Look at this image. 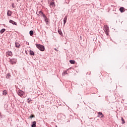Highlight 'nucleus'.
<instances>
[{
	"instance_id": "obj_17",
	"label": "nucleus",
	"mask_w": 127,
	"mask_h": 127,
	"mask_svg": "<svg viewBox=\"0 0 127 127\" xmlns=\"http://www.w3.org/2000/svg\"><path fill=\"white\" fill-rule=\"evenodd\" d=\"M4 31H5V29H2L0 31V33H1V34H2V33H3Z\"/></svg>"
},
{
	"instance_id": "obj_8",
	"label": "nucleus",
	"mask_w": 127,
	"mask_h": 127,
	"mask_svg": "<svg viewBox=\"0 0 127 127\" xmlns=\"http://www.w3.org/2000/svg\"><path fill=\"white\" fill-rule=\"evenodd\" d=\"M68 16L67 15H66L65 16V17L64 19V25L65 23H66V22H67V18Z\"/></svg>"
},
{
	"instance_id": "obj_7",
	"label": "nucleus",
	"mask_w": 127,
	"mask_h": 127,
	"mask_svg": "<svg viewBox=\"0 0 127 127\" xmlns=\"http://www.w3.org/2000/svg\"><path fill=\"white\" fill-rule=\"evenodd\" d=\"M9 22H10V23H12V24H13V25H17V24L16 23V22L12 21V20H10L9 21Z\"/></svg>"
},
{
	"instance_id": "obj_3",
	"label": "nucleus",
	"mask_w": 127,
	"mask_h": 127,
	"mask_svg": "<svg viewBox=\"0 0 127 127\" xmlns=\"http://www.w3.org/2000/svg\"><path fill=\"white\" fill-rule=\"evenodd\" d=\"M16 62H17V61L15 59H12L9 61V63H10V64H12V65H13L14 64H16Z\"/></svg>"
},
{
	"instance_id": "obj_1",
	"label": "nucleus",
	"mask_w": 127,
	"mask_h": 127,
	"mask_svg": "<svg viewBox=\"0 0 127 127\" xmlns=\"http://www.w3.org/2000/svg\"><path fill=\"white\" fill-rule=\"evenodd\" d=\"M36 46L39 49V50H40V51H44L45 48L44 46H43V45L36 44Z\"/></svg>"
},
{
	"instance_id": "obj_21",
	"label": "nucleus",
	"mask_w": 127,
	"mask_h": 127,
	"mask_svg": "<svg viewBox=\"0 0 127 127\" xmlns=\"http://www.w3.org/2000/svg\"><path fill=\"white\" fill-rule=\"evenodd\" d=\"M68 71V70H65L64 72V74H68V73L67 72Z\"/></svg>"
},
{
	"instance_id": "obj_26",
	"label": "nucleus",
	"mask_w": 127,
	"mask_h": 127,
	"mask_svg": "<svg viewBox=\"0 0 127 127\" xmlns=\"http://www.w3.org/2000/svg\"><path fill=\"white\" fill-rule=\"evenodd\" d=\"M54 49L56 51H58L57 50V49Z\"/></svg>"
},
{
	"instance_id": "obj_25",
	"label": "nucleus",
	"mask_w": 127,
	"mask_h": 127,
	"mask_svg": "<svg viewBox=\"0 0 127 127\" xmlns=\"http://www.w3.org/2000/svg\"><path fill=\"white\" fill-rule=\"evenodd\" d=\"M12 7H13V8H14V4H12Z\"/></svg>"
},
{
	"instance_id": "obj_13",
	"label": "nucleus",
	"mask_w": 127,
	"mask_h": 127,
	"mask_svg": "<svg viewBox=\"0 0 127 127\" xmlns=\"http://www.w3.org/2000/svg\"><path fill=\"white\" fill-rule=\"evenodd\" d=\"M32 127H36V122L34 121L32 123Z\"/></svg>"
},
{
	"instance_id": "obj_23",
	"label": "nucleus",
	"mask_w": 127,
	"mask_h": 127,
	"mask_svg": "<svg viewBox=\"0 0 127 127\" xmlns=\"http://www.w3.org/2000/svg\"><path fill=\"white\" fill-rule=\"evenodd\" d=\"M122 121L123 122V124H125V119H123V118H122Z\"/></svg>"
},
{
	"instance_id": "obj_9",
	"label": "nucleus",
	"mask_w": 127,
	"mask_h": 127,
	"mask_svg": "<svg viewBox=\"0 0 127 127\" xmlns=\"http://www.w3.org/2000/svg\"><path fill=\"white\" fill-rule=\"evenodd\" d=\"M44 17H45V20L46 21V23L47 24H48V18L45 16V15H44Z\"/></svg>"
},
{
	"instance_id": "obj_12",
	"label": "nucleus",
	"mask_w": 127,
	"mask_h": 127,
	"mask_svg": "<svg viewBox=\"0 0 127 127\" xmlns=\"http://www.w3.org/2000/svg\"><path fill=\"white\" fill-rule=\"evenodd\" d=\"M98 116H101L100 118H104V115H103V113L102 112H98Z\"/></svg>"
},
{
	"instance_id": "obj_10",
	"label": "nucleus",
	"mask_w": 127,
	"mask_h": 127,
	"mask_svg": "<svg viewBox=\"0 0 127 127\" xmlns=\"http://www.w3.org/2000/svg\"><path fill=\"white\" fill-rule=\"evenodd\" d=\"M125 8L124 7H121L120 8L119 10L121 11V12H124L125 11Z\"/></svg>"
},
{
	"instance_id": "obj_11",
	"label": "nucleus",
	"mask_w": 127,
	"mask_h": 127,
	"mask_svg": "<svg viewBox=\"0 0 127 127\" xmlns=\"http://www.w3.org/2000/svg\"><path fill=\"white\" fill-rule=\"evenodd\" d=\"M11 14H12L11 11L10 10H8L7 13V16H11Z\"/></svg>"
},
{
	"instance_id": "obj_15",
	"label": "nucleus",
	"mask_w": 127,
	"mask_h": 127,
	"mask_svg": "<svg viewBox=\"0 0 127 127\" xmlns=\"http://www.w3.org/2000/svg\"><path fill=\"white\" fill-rule=\"evenodd\" d=\"M29 53H30V55H31V56H34V52L33 51H31V50H30V51H29Z\"/></svg>"
},
{
	"instance_id": "obj_16",
	"label": "nucleus",
	"mask_w": 127,
	"mask_h": 127,
	"mask_svg": "<svg viewBox=\"0 0 127 127\" xmlns=\"http://www.w3.org/2000/svg\"><path fill=\"white\" fill-rule=\"evenodd\" d=\"M69 62L70 64H75V63H76V62L74 60H70Z\"/></svg>"
},
{
	"instance_id": "obj_6",
	"label": "nucleus",
	"mask_w": 127,
	"mask_h": 127,
	"mask_svg": "<svg viewBox=\"0 0 127 127\" xmlns=\"http://www.w3.org/2000/svg\"><path fill=\"white\" fill-rule=\"evenodd\" d=\"M50 8L54 7H55V3L54 2H51L50 3Z\"/></svg>"
},
{
	"instance_id": "obj_5",
	"label": "nucleus",
	"mask_w": 127,
	"mask_h": 127,
	"mask_svg": "<svg viewBox=\"0 0 127 127\" xmlns=\"http://www.w3.org/2000/svg\"><path fill=\"white\" fill-rule=\"evenodd\" d=\"M6 57H8L9 56H12V52L11 51H8L6 53Z\"/></svg>"
},
{
	"instance_id": "obj_24",
	"label": "nucleus",
	"mask_w": 127,
	"mask_h": 127,
	"mask_svg": "<svg viewBox=\"0 0 127 127\" xmlns=\"http://www.w3.org/2000/svg\"><path fill=\"white\" fill-rule=\"evenodd\" d=\"M34 117H35L34 115H31L30 116V118L32 119V118H34Z\"/></svg>"
},
{
	"instance_id": "obj_20",
	"label": "nucleus",
	"mask_w": 127,
	"mask_h": 127,
	"mask_svg": "<svg viewBox=\"0 0 127 127\" xmlns=\"http://www.w3.org/2000/svg\"><path fill=\"white\" fill-rule=\"evenodd\" d=\"M31 100H30V99H29V98H28L27 100V102L28 103V104H29L30 103V102H31Z\"/></svg>"
},
{
	"instance_id": "obj_18",
	"label": "nucleus",
	"mask_w": 127,
	"mask_h": 127,
	"mask_svg": "<svg viewBox=\"0 0 127 127\" xmlns=\"http://www.w3.org/2000/svg\"><path fill=\"white\" fill-rule=\"evenodd\" d=\"M6 94H7V91H6V90H4L3 91V95H4V96H6Z\"/></svg>"
},
{
	"instance_id": "obj_2",
	"label": "nucleus",
	"mask_w": 127,
	"mask_h": 127,
	"mask_svg": "<svg viewBox=\"0 0 127 127\" xmlns=\"http://www.w3.org/2000/svg\"><path fill=\"white\" fill-rule=\"evenodd\" d=\"M104 30L106 34H107V35H109V27H108V26H104Z\"/></svg>"
},
{
	"instance_id": "obj_14",
	"label": "nucleus",
	"mask_w": 127,
	"mask_h": 127,
	"mask_svg": "<svg viewBox=\"0 0 127 127\" xmlns=\"http://www.w3.org/2000/svg\"><path fill=\"white\" fill-rule=\"evenodd\" d=\"M15 46L17 48H19V47H20V44H19L18 43H15Z\"/></svg>"
},
{
	"instance_id": "obj_22",
	"label": "nucleus",
	"mask_w": 127,
	"mask_h": 127,
	"mask_svg": "<svg viewBox=\"0 0 127 127\" xmlns=\"http://www.w3.org/2000/svg\"><path fill=\"white\" fill-rule=\"evenodd\" d=\"M58 32L60 35H62V32H61V31H58Z\"/></svg>"
},
{
	"instance_id": "obj_19",
	"label": "nucleus",
	"mask_w": 127,
	"mask_h": 127,
	"mask_svg": "<svg viewBox=\"0 0 127 127\" xmlns=\"http://www.w3.org/2000/svg\"><path fill=\"white\" fill-rule=\"evenodd\" d=\"M30 35L31 36H32V35H33V31H30Z\"/></svg>"
},
{
	"instance_id": "obj_4",
	"label": "nucleus",
	"mask_w": 127,
	"mask_h": 127,
	"mask_svg": "<svg viewBox=\"0 0 127 127\" xmlns=\"http://www.w3.org/2000/svg\"><path fill=\"white\" fill-rule=\"evenodd\" d=\"M17 94L21 98V97H22V96H23V95L24 94V92H23V91L22 90H19L17 91Z\"/></svg>"
},
{
	"instance_id": "obj_27",
	"label": "nucleus",
	"mask_w": 127,
	"mask_h": 127,
	"mask_svg": "<svg viewBox=\"0 0 127 127\" xmlns=\"http://www.w3.org/2000/svg\"><path fill=\"white\" fill-rule=\"evenodd\" d=\"M26 54H27V52L26 51Z\"/></svg>"
}]
</instances>
